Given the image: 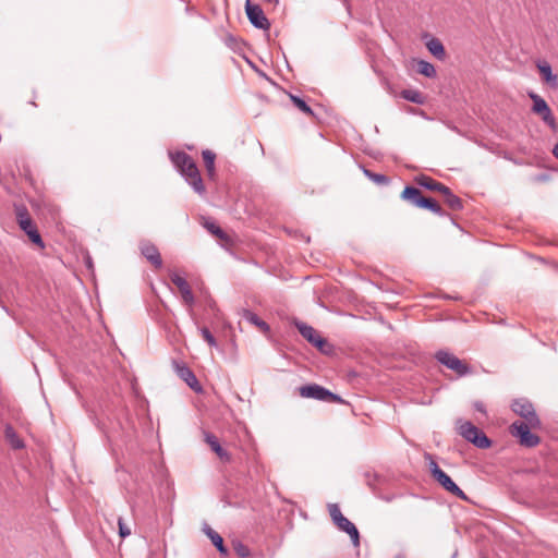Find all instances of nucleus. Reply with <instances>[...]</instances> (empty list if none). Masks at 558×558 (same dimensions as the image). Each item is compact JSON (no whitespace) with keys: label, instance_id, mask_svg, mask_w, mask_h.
Listing matches in <instances>:
<instances>
[{"label":"nucleus","instance_id":"obj_1","mask_svg":"<svg viewBox=\"0 0 558 558\" xmlns=\"http://www.w3.org/2000/svg\"><path fill=\"white\" fill-rule=\"evenodd\" d=\"M172 161L197 193L202 194L205 192L199 171L187 154L177 153L172 156Z\"/></svg>","mask_w":558,"mask_h":558},{"label":"nucleus","instance_id":"obj_2","mask_svg":"<svg viewBox=\"0 0 558 558\" xmlns=\"http://www.w3.org/2000/svg\"><path fill=\"white\" fill-rule=\"evenodd\" d=\"M457 429L459 435H461L463 438H465L468 441L472 442L476 447L483 449L490 447V440L473 423L469 421L459 420L457 422Z\"/></svg>","mask_w":558,"mask_h":558},{"label":"nucleus","instance_id":"obj_3","mask_svg":"<svg viewBox=\"0 0 558 558\" xmlns=\"http://www.w3.org/2000/svg\"><path fill=\"white\" fill-rule=\"evenodd\" d=\"M401 197L405 201L411 202L412 204L420 208L428 209L435 214H441V207L439 206V204L430 197H424L421 191L416 187L407 186L402 191Z\"/></svg>","mask_w":558,"mask_h":558},{"label":"nucleus","instance_id":"obj_4","mask_svg":"<svg viewBox=\"0 0 558 558\" xmlns=\"http://www.w3.org/2000/svg\"><path fill=\"white\" fill-rule=\"evenodd\" d=\"M299 395L302 398L306 399H316L320 401L331 402V403H343L341 397L332 393L328 389L317 385L311 384L305 385L299 388Z\"/></svg>","mask_w":558,"mask_h":558},{"label":"nucleus","instance_id":"obj_5","mask_svg":"<svg viewBox=\"0 0 558 558\" xmlns=\"http://www.w3.org/2000/svg\"><path fill=\"white\" fill-rule=\"evenodd\" d=\"M16 218L20 228L28 235V239L39 247H44L37 227L25 207H19L16 209Z\"/></svg>","mask_w":558,"mask_h":558},{"label":"nucleus","instance_id":"obj_6","mask_svg":"<svg viewBox=\"0 0 558 558\" xmlns=\"http://www.w3.org/2000/svg\"><path fill=\"white\" fill-rule=\"evenodd\" d=\"M537 427H532L530 424L523 422H514L510 426V433L513 437L519 439L521 446L535 447L539 444V437L531 430Z\"/></svg>","mask_w":558,"mask_h":558},{"label":"nucleus","instance_id":"obj_7","mask_svg":"<svg viewBox=\"0 0 558 558\" xmlns=\"http://www.w3.org/2000/svg\"><path fill=\"white\" fill-rule=\"evenodd\" d=\"M437 361L445 365L447 368L453 371L457 375L463 376L470 373V366L466 362L460 360L456 355L447 351H438L435 355Z\"/></svg>","mask_w":558,"mask_h":558},{"label":"nucleus","instance_id":"obj_8","mask_svg":"<svg viewBox=\"0 0 558 558\" xmlns=\"http://www.w3.org/2000/svg\"><path fill=\"white\" fill-rule=\"evenodd\" d=\"M296 328L300 333L312 344H314L320 352L329 353L331 345L324 339L312 326L303 323H296Z\"/></svg>","mask_w":558,"mask_h":558},{"label":"nucleus","instance_id":"obj_9","mask_svg":"<svg viewBox=\"0 0 558 558\" xmlns=\"http://www.w3.org/2000/svg\"><path fill=\"white\" fill-rule=\"evenodd\" d=\"M512 410L518 415H520L524 421H522L525 424H530L532 427H539L541 421L538 416L535 413V410L526 400H517L512 403Z\"/></svg>","mask_w":558,"mask_h":558},{"label":"nucleus","instance_id":"obj_10","mask_svg":"<svg viewBox=\"0 0 558 558\" xmlns=\"http://www.w3.org/2000/svg\"><path fill=\"white\" fill-rule=\"evenodd\" d=\"M531 99L533 100V112L542 118V120L548 124L551 129L556 128V120L553 116L551 109L547 105V102L536 94H530Z\"/></svg>","mask_w":558,"mask_h":558},{"label":"nucleus","instance_id":"obj_11","mask_svg":"<svg viewBox=\"0 0 558 558\" xmlns=\"http://www.w3.org/2000/svg\"><path fill=\"white\" fill-rule=\"evenodd\" d=\"M245 12L250 22L262 29H268L270 24L264 14L263 10L257 4H252L250 0H246Z\"/></svg>","mask_w":558,"mask_h":558},{"label":"nucleus","instance_id":"obj_12","mask_svg":"<svg viewBox=\"0 0 558 558\" xmlns=\"http://www.w3.org/2000/svg\"><path fill=\"white\" fill-rule=\"evenodd\" d=\"M202 220L203 227L209 233H211L223 246L232 245V238L227 232H225L218 225H216L215 221L207 218H203Z\"/></svg>","mask_w":558,"mask_h":558},{"label":"nucleus","instance_id":"obj_13","mask_svg":"<svg viewBox=\"0 0 558 558\" xmlns=\"http://www.w3.org/2000/svg\"><path fill=\"white\" fill-rule=\"evenodd\" d=\"M141 253L143 256L151 263L156 268H160L162 266V259L160 253L155 244L149 241H143L140 245Z\"/></svg>","mask_w":558,"mask_h":558},{"label":"nucleus","instance_id":"obj_14","mask_svg":"<svg viewBox=\"0 0 558 558\" xmlns=\"http://www.w3.org/2000/svg\"><path fill=\"white\" fill-rule=\"evenodd\" d=\"M438 473L439 475L436 476L434 480L437 481L439 485H441L447 492H449L453 496L462 500L468 499L463 490L459 488V486L451 480L449 475H447L444 471Z\"/></svg>","mask_w":558,"mask_h":558},{"label":"nucleus","instance_id":"obj_15","mask_svg":"<svg viewBox=\"0 0 558 558\" xmlns=\"http://www.w3.org/2000/svg\"><path fill=\"white\" fill-rule=\"evenodd\" d=\"M204 441L209 446V448L217 454V457L222 462H230L231 454L221 447L218 438L208 432H204Z\"/></svg>","mask_w":558,"mask_h":558},{"label":"nucleus","instance_id":"obj_16","mask_svg":"<svg viewBox=\"0 0 558 558\" xmlns=\"http://www.w3.org/2000/svg\"><path fill=\"white\" fill-rule=\"evenodd\" d=\"M171 281L179 289L184 303L192 305L194 303V295L187 281L178 274L171 275Z\"/></svg>","mask_w":558,"mask_h":558},{"label":"nucleus","instance_id":"obj_17","mask_svg":"<svg viewBox=\"0 0 558 558\" xmlns=\"http://www.w3.org/2000/svg\"><path fill=\"white\" fill-rule=\"evenodd\" d=\"M536 68L546 84L555 88L558 87V76L553 73L551 66L547 61H537Z\"/></svg>","mask_w":558,"mask_h":558},{"label":"nucleus","instance_id":"obj_18","mask_svg":"<svg viewBox=\"0 0 558 558\" xmlns=\"http://www.w3.org/2000/svg\"><path fill=\"white\" fill-rule=\"evenodd\" d=\"M336 525L339 530L345 532L350 536L352 543L355 546H357L360 544L359 531H357L356 526L349 519L343 517L342 519H340V521Z\"/></svg>","mask_w":558,"mask_h":558},{"label":"nucleus","instance_id":"obj_19","mask_svg":"<svg viewBox=\"0 0 558 558\" xmlns=\"http://www.w3.org/2000/svg\"><path fill=\"white\" fill-rule=\"evenodd\" d=\"M177 374L179 375L180 378H182L193 390L195 391H199L201 390V386H199V383L197 380V378L195 377V375L193 374V372L182 365V366H177Z\"/></svg>","mask_w":558,"mask_h":558},{"label":"nucleus","instance_id":"obj_20","mask_svg":"<svg viewBox=\"0 0 558 558\" xmlns=\"http://www.w3.org/2000/svg\"><path fill=\"white\" fill-rule=\"evenodd\" d=\"M416 183L429 191L440 193L441 191H445V185L430 177L427 175H420L415 179Z\"/></svg>","mask_w":558,"mask_h":558},{"label":"nucleus","instance_id":"obj_21","mask_svg":"<svg viewBox=\"0 0 558 558\" xmlns=\"http://www.w3.org/2000/svg\"><path fill=\"white\" fill-rule=\"evenodd\" d=\"M204 532L209 537L215 547L219 550V553L226 556L228 554V549L223 545V538L209 526H207Z\"/></svg>","mask_w":558,"mask_h":558},{"label":"nucleus","instance_id":"obj_22","mask_svg":"<svg viewBox=\"0 0 558 558\" xmlns=\"http://www.w3.org/2000/svg\"><path fill=\"white\" fill-rule=\"evenodd\" d=\"M243 317L247 322L256 326L262 332L268 333L270 331L269 325L266 322L262 320L256 314L252 313L251 311H244Z\"/></svg>","mask_w":558,"mask_h":558},{"label":"nucleus","instance_id":"obj_23","mask_svg":"<svg viewBox=\"0 0 558 558\" xmlns=\"http://www.w3.org/2000/svg\"><path fill=\"white\" fill-rule=\"evenodd\" d=\"M444 197V202L453 210H458L462 208L461 199L453 195L449 187L445 185V191L439 193Z\"/></svg>","mask_w":558,"mask_h":558},{"label":"nucleus","instance_id":"obj_24","mask_svg":"<svg viewBox=\"0 0 558 558\" xmlns=\"http://www.w3.org/2000/svg\"><path fill=\"white\" fill-rule=\"evenodd\" d=\"M4 437L13 449H22L24 447L23 440L10 425L5 426Z\"/></svg>","mask_w":558,"mask_h":558},{"label":"nucleus","instance_id":"obj_25","mask_svg":"<svg viewBox=\"0 0 558 558\" xmlns=\"http://www.w3.org/2000/svg\"><path fill=\"white\" fill-rule=\"evenodd\" d=\"M426 46L433 56H435L439 60L445 59V57H446L445 47L439 39L433 38L426 44Z\"/></svg>","mask_w":558,"mask_h":558},{"label":"nucleus","instance_id":"obj_26","mask_svg":"<svg viewBox=\"0 0 558 558\" xmlns=\"http://www.w3.org/2000/svg\"><path fill=\"white\" fill-rule=\"evenodd\" d=\"M400 95L403 99L418 105L424 104L425 100L423 94L416 89H404Z\"/></svg>","mask_w":558,"mask_h":558},{"label":"nucleus","instance_id":"obj_27","mask_svg":"<svg viewBox=\"0 0 558 558\" xmlns=\"http://www.w3.org/2000/svg\"><path fill=\"white\" fill-rule=\"evenodd\" d=\"M417 72L426 77H434L436 75L434 65L424 60L417 62Z\"/></svg>","mask_w":558,"mask_h":558},{"label":"nucleus","instance_id":"obj_28","mask_svg":"<svg viewBox=\"0 0 558 558\" xmlns=\"http://www.w3.org/2000/svg\"><path fill=\"white\" fill-rule=\"evenodd\" d=\"M290 99H291L292 104L299 110H301L303 113H305L308 117H313L314 116V113H313L312 109L310 108V106L302 98H300L298 96H294V95H290Z\"/></svg>","mask_w":558,"mask_h":558},{"label":"nucleus","instance_id":"obj_29","mask_svg":"<svg viewBox=\"0 0 558 558\" xmlns=\"http://www.w3.org/2000/svg\"><path fill=\"white\" fill-rule=\"evenodd\" d=\"M203 160L205 162L206 169L208 173L211 175L214 173L215 169V154L210 150H204L203 154Z\"/></svg>","mask_w":558,"mask_h":558},{"label":"nucleus","instance_id":"obj_30","mask_svg":"<svg viewBox=\"0 0 558 558\" xmlns=\"http://www.w3.org/2000/svg\"><path fill=\"white\" fill-rule=\"evenodd\" d=\"M328 510L335 524H337L340 521V519L344 517L337 504L329 505Z\"/></svg>","mask_w":558,"mask_h":558},{"label":"nucleus","instance_id":"obj_31","mask_svg":"<svg viewBox=\"0 0 558 558\" xmlns=\"http://www.w3.org/2000/svg\"><path fill=\"white\" fill-rule=\"evenodd\" d=\"M426 460H428L429 471L432 473L433 478L439 475L438 472H442V470L438 466V464L433 460L430 454L425 456Z\"/></svg>","mask_w":558,"mask_h":558},{"label":"nucleus","instance_id":"obj_32","mask_svg":"<svg viewBox=\"0 0 558 558\" xmlns=\"http://www.w3.org/2000/svg\"><path fill=\"white\" fill-rule=\"evenodd\" d=\"M118 526H119V535L124 538L126 536L131 535V527L123 521L122 518H119L118 520Z\"/></svg>","mask_w":558,"mask_h":558},{"label":"nucleus","instance_id":"obj_33","mask_svg":"<svg viewBox=\"0 0 558 558\" xmlns=\"http://www.w3.org/2000/svg\"><path fill=\"white\" fill-rule=\"evenodd\" d=\"M233 548L240 557H247L250 555V549L242 543H235Z\"/></svg>","mask_w":558,"mask_h":558},{"label":"nucleus","instance_id":"obj_34","mask_svg":"<svg viewBox=\"0 0 558 558\" xmlns=\"http://www.w3.org/2000/svg\"><path fill=\"white\" fill-rule=\"evenodd\" d=\"M202 335L209 345H215L216 340L207 328L202 329Z\"/></svg>","mask_w":558,"mask_h":558},{"label":"nucleus","instance_id":"obj_35","mask_svg":"<svg viewBox=\"0 0 558 558\" xmlns=\"http://www.w3.org/2000/svg\"><path fill=\"white\" fill-rule=\"evenodd\" d=\"M474 407H475V409H476L478 412H481V413H485V405H484V403H483V402L477 401V402H475V403H474Z\"/></svg>","mask_w":558,"mask_h":558},{"label":"nucleus","instance_id":"obj_36","mask_svg":"<svg viewBox=\"0 0 558 558\" xmlns=\"http://www.w3.org/2000/svg\"><path fill=\"white\" fill-rule=\"evenodd\" d=\"M553 155L558 159V143L553 148Z\"/></svg>","mask_w":558,"mask_h":558},{"label":"nucleus","instance_id":"obj_37","mask_svg":"<svg viewBox=\"0 0 558 558\" xmlns=\"http://www.w3.org/2000/svg\"><path fill=\"white\" fill-rule=\"evenodd\" d=\"M375 179H376V181H378V182H383V181H385V177H384V175H376V177H375Z\"/></svg>","mask_w":558,"mask_h":558},{"label":"nucleus","instance_id":"obj_38","mask_svg":"<svg viewBox=\"0 0 558 558\" xmlns=\"http://www.w3.org/2000/svg\"><path fill=\"white\" fill-rule=\"evenodd\" d=\"M265 1L268 3H274V4H276L278 2V0H265Z\"/></svg>","mask_w":558,"mask_h":558}]
</instances>
